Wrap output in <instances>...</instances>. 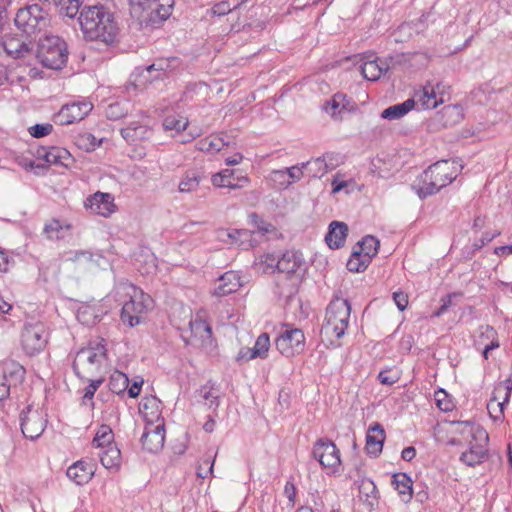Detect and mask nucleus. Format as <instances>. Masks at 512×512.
<instances>
[{
	"label": "nucleus",
	"instance_id": "393cba45",
	"mask_svg": "<svg viewBox=\"0 0 512 512\" xmlns=\"http://www.w3.org/2000/svg\"><path fill=\"white\" fill-rule=\"evenodd\" d=\"M303 264L302 254L296 250H287L277 261V270L288 275L296 273Z\"/></svg>",
	"mask_w": 512,
	"mask_h": 512
},
{
	"label": "nucleus",
	"instance_id": "e2e57ef3",
	"mask_svg": "<svg viewBox=\"0 0 512 512\" xmlns=\"http://www.w3.org/2000/svg\"><path fill=\"white\" fill-rule=\"evenodd\" d=\"M393 300L400 311H404L408 306V296L402 291L394 292Z\"/></svg>",
	"mask_w": 512,
	"mask_h": 512
},
{
	"label": "nucleus",
	"instance_id": "a19ab883",
	"mask_svg": "<svg viewBox=\"0 0 512 512\" xmlns=\"http://www.w3.org/2000/svg\"><path fill=\"white\" fill-rule=\"evenodd\" d=\"M371 262L368 260V258H365L363 254L357 252L355 249H353L352 254L347 261V269L350 272H363L367 269Z\"/></svg>",
	"mask_w": 512,
	"mask_h": 512
},
{
	"label": "nucleus",
	"instance_id": "3c124183",
	"mask_svg": "<svg viewBox=\"0 0 512 512\" xmlns=\"http://www.w3.org/2000/svg\"><path fill=\"white\" fill-rule=\"evenodd\" d=\"M126 113H127V111L118 102L109 104L107 106V108L105 109V115L110 120L121 119L122 117H124L126 115Z\"/></svg>",
	"mask_w": 512,
	"mask_h": 512
},
{
	"label": "nucleus",
	"instance_id": "20e7f679",
	"mask_svg": "<svg viewBox=\"0 0 512 512\" xmlns=\"http://www.w3.org/2000/svg\"><path fill=\"white\" fill-rule=\"evenodd\" d=\"M456 424L460 434L471 437L469 449L461 454L460 460L471 467L483 463L488 457L489 436L487 431L482 426L468 421L457 422Z\"/></svg>",
	"mask_w": 512,
	"mask_h": 512
},
{
	"label": "nucleus",
	"instance_id": "7c9ffc66",
	"mask_svg": "<svg viewBox=\"0 0 512 512\" xmlns=\"http://www.w3.org/2000/svg\"><path fill=\"white\" fill-rule=\"evenodd\" d=\"M392 485L398 491L401 500L405 503L412 498V480L405 473H397L392 477Z\"/></svg>",
	"mask_w": 512,
	"mask_h": 512
},
{
	"label": "nucleus",
	"instance_id": "bb28decb",
	"mask_svg": "<svg viewBox=\"0 0 512 512\" xmlns=\"http://www.w3.org/2000/svg\"><path fill=\"white\" fill-rule=\"evenodd\" d=\"M347 233L348 226L344 222L333 221L329 225L325 241L331 249H338L344 245Z\"/></svg>",
	"mask_w": 512,
	"mask_h": 512
},
{
	"label": "nucleus",
	"instance_id": "6ab92c4d",
	"mask_svg": "<svg viewBox=\"0 0 512 512\" xmlns=\"http://www.w3.org/2000/svg\"><path fill=\"white\" fill-rule=\"evenodd\" d=\"M113 201L111 194L96 192L86 200L85 206L89 207L93 213L107 217L114 212Z\"/></svg>",
	"mask_w": 512,
	"mask_h": 512
},
{
	"label": "nucleus",
	"instance_id": "0e129e2a",
	"mask_svg": "<svg viewBox=\"0 0 512 512\" xmlns=\"http://www.w3.org/2000/svg\"><path fill=\"white\" fill-rule=\"evenodd\" d=\"M254 351L253 347H243L240 349L236 356V361L239 363L246 362L252 359L257 358V356H252V352Z\"/></svg>",
	"mask_w": 512,
	"mask_h": 512
},
{
	"label": "nucleus",
	"instance_id": "052dcab7",
	"mask_svg": "<svg viewBox=\"0 0 512 512\" xmlns=\"http://www.w3.org/2000/svg\"><path fill=\"white\" fill-rule=\"evenodd\" d=\"M378 379L382 384L391 386L399 380V375L396 372L384 370L379 372Z\"/></svg>",
	"mask_w": 512,
	"mask_h": 512
},
{
	"label": "nucleus",
	"instance_id": "5fc2aeb1",
	"mask_svg": "<svg viewBox=\"0 0 512 512\" xmlns=\"http://www.w3.org/2000/svg\"><path fill=\"white\" fill-rule=\"evenodd\" d=\"M435 401L441 411L448 412L453 409V404L447 399V394L444 390H439L435 393Z\"/></svg>",
	"mask_w": 512,
	"mask_h": 512
},
{
	"label": "nucleus",
	"instance_id": "e433bc0d",
	"mask_svg": "<svg viewBox=\"0 0 512 512\" xmlns=\"http://www.w3.org/2000/svg\"><path fill=\"white\" fill-rule=\"evenodd\" d=\"M197 393L198 396L205 401L204 404L209 408H217L219 406V390L214 388L210 383L203 385Z\"/></svg>",
	"mask_w": 512,
	"mask_h": 512
},
{
	"label": "nucleus",
	"instance_id": "72a5a7b5",
	"mask_svg": "<svg viewBox=\"0 0 512 512\" xmlns=\"http://www.w3.org/2000/svg\"><path fill=\"white\" fill-rule=\"evenodd\" d=\"M379 245L380 242L376 237L372 235H367L357 243L354 249L357 252L363 254V256H365V258H368V260L371 262L372 258L376 256L378 252Z\"/></svg>",
	"mask_w": 512,
	"mask_h": 512
},
{
	"label": "nucleus",
	"instance_id": "774afa93",
	"mask_svg": "<svg viewBox=\"0 0 512 512\" xmlns=\"http://www.w3.org/2000/svg\"><path fill=\"white\" fill-rule=\"evenodd\" d=\"M500 235V231H497L495 233H490V232H485L481 238L478 240V242H476L474 245L476 248L480 249L482 248L484 245L488 244L489 242H491L495 237L499 236Z\"/></svg>",
	"mask_w": 512,
	"mask_h": 512
},
{
	"label": "nucleus",
	"instance_id": "8fccbe9b",
	"mask_svg": "<svg viewBox=\"0 0 512 512\" xmlns=\"http://www.w3.org/2000/svg\"><path fill=\"white\" fill-rule=\"evenodd\" d=\"M478 343L484 344L485 341L498 342L497 332L490 325H481L478 329Z\"/></svg>",
	"mask_w": 512,
	"mask_h": 512
},
{
	"label": "nucleus",
	"instance_id": "4d7b16f0",
	"mask_svg": "<svg viewBox=\"0 0 512 512\" xmlns=\"http://www.w3.org/2000/svg\"><path fill=\"white\" fill-rule=\"evenodd\" d=\"M53 126L49 123L35 124L29 128V133L35 138L44 137L52 132Z\"/></svg>",
	"mask_w": 512,
	"mask_h": 512
},
{
	"label": "nucleus",
	"instance_id": "f8f14e48",
	"mask_svg": "<svg viewBox=\"0 0 512 512\" xmlns=\"http://www.w3.org/2000/svg\"><path fill=\"white\" fill-rule=\"evenodd\" d=\"M276 349L286 357L300 354L305 348V336L301 329L287 327L275 341Z\"/></svg>",
	"mask_w": 512,
	"mask_h": 512
},
{
	"label": "nucleus",
	"instance_id": "f03ea898",
	"mask_svg": "<svg viewBox=\"0 0 512 512\" xmlns=\"http://www.w3.org/2000/svg\"><path fill=\"white\" fill-rule=\"evenodd\" d=\"M462 168L457 159L437 161L423 171L412 189L420 199H425L452 183Z\"/></svg>",
	"mask_w": 512,
	"mask_h": 512
},
{
	"label": "nucleus",
	"instance_id": "09e8293b",
	"mask_svg": "<svg viewBox=\"0 0 512 512\" xmlns=\"http://www.w3.org/2000/svg\"><path fill=\"white\" fill-rule=\"evenodd\" d=\"M303 169H304V167H302V164H301L300 166L299 165L292 166V167L286 168L285 170L274 171L273 175L281 176V177H285L286 175H288L289 178L292 179V181H287L286 184L289 185L292 182L298 181L303 177Z\"/></svg>",
	"mask_w": 512,
	"mask_h": 512
},
{
	"label": "nucleus",
	"instance_id": "39448f33",
	"mask_svg": "<svg viewBox=\"0 0 512 512\" xmlns=\"http://www.w3.org/2000/svg\"><path fill=\"white\" fill-rule=\"evenodd\" d=\"M14 22L20 31L32 38L47 30L51 23V17L42 6L32 4L19 9Z\"/></svg>",
	"mask_w": 512,
	"mask_h": 512
},
{
	"label": "nucleus",
	"instance_id": "f257e3e1",
	"mask_svg": "<svg viewBox=\"0 0 512 512\" xmlns=\"http://www.w3.org/2000/svg\"><path fill=\"white\" fill-rule=\"evenodd\" d=\"M78 22L84 39L111 45L116 41L119 27L114 14L103 5L84 6Z\"/></svg>",
	"mask_w": 512,
	"mask_h": 512
},
{
	"label": "nucleus",
	"instance_id": "aec40b11",
	"mask_svg": "<svg viewBox=\"0 0 512 512\" xmlns=\"http://www.w3.org/2000/svg\"><path fill=\"white\" fill-rule=\"evenodd\" d=\"M385 440V431L381 424L374 423L371 425L366 434V446L365 449L372 457H377L383 448Z\"/></svg>",
	"mask_w": 512,
	"mask_h": 512
},
{
	"label": "nucleus",
	"instance_id": "dca6fc26",
	"mask_svg": "<svg viewBox=\"0 0 512 512\" xmlns=\"http://www.w3.org/2000/svg\"><path fill=\"white\" fill-rule=\"evenodd\" d=\"M93 109L92 103L88 101L74 102L62 106L56 116L60 125H68L82 120Z\"/></svg>",
	"mask_w": 512,
	"mask_h": 512
},
{
	"label": "nucleus",
	"instance_id": "864d4df0",
	"mask_svg": "<svg viewBox=\"0 0 512 512\" xmlns=\"http://www.w3.org/2000/svg\"><path fill=\"white\" fill-rule=\"evenodd\" d=\"M62 226L60 225V222L56 219L51 220L50 222L46 223L44 226V233L48 239H59L61 236L59 235V232L61 231Z\"/></svg>",
	"mask_w": 512,
	"mask_h": 512
},
{
	"label": "nucleus",
	"instance_id": "bf43d9fd",
	"mask_svg": "<svg viewBox=\"0 0 512 512\" xmlns=\"http://www.w3.org/2000/svg\"><path fill=\"white\" fill-rule=\"evenodd\" d=\"M214 459L207 458L200 463L197 467V476L199 478H206L213 473Z\"/></svg>",
	"mask_w": 512,
	"mask_h": 512
},
{
	"label": "nucleus",
	"instance_id": "5701e85b",
	"mask_svg": "<svg viewBox=\"0 0 512 512\" xmlns=\"http://www.w3.org/2000/svg\"><path fill=\"white\" fill-rule=\"evenodd\" d=\"M212 183L216 187L239 189L247 185L248 178L245 176L235 177L234 170L225 169L212 176Z\"/></svg>",
	"mask_w": 512,
	"mask_h": 512
},
{
	"label": "nucleus",
	"instance_id": "ddd939ff",
	"mask_svg": "<svg viewBox=\"0 0 512 512\" xmlns=\"http://www.w3.org/2000/svg\"><path fill=\"white\" fill-rule=\"evenodd\" d=\"M47 424V419L42 411L32 409L30 406L20 414L21 431L25 438L35 440L39 438Z\"/></svg>",
	"mask_w": 512,
	"mask_h": 512
},
{
	"label": "nucleus",
	"instance_id": "a211bd4d",
	"mask_svg": "<svg viewBox=\"0 0 512 512\" xmlns=\"http://www.w3.org/2000/svg\"><path fill=\"white\" fill-rule=\"evenodd\" d=\"M140 441L143 449L149 453H157L161 451L165 442L164 425L149 424L145 427Z\"/></svg>",
	"mask_w": 512,
	"mask_h": 512
},
{
	"label": "nucleus",
	"instance_id": "9b49d317",
	"mask_svg": "<svg viewBox=\"0 0 512 512\" xmlns=\"http://www.w3.org/2000/svg\"><path fill=\"white\" fill-rule=\"evenodd\" d=\"M48 333L42 322L26 323L21 331V346L24 352L33 356L46 346Z\"/></svg>",
	"mask_w": 512,
	"mask_h": 512
},
{
	"label": "nucleus",
	"instance_id": "49530a36",
	"mask_svg": "<svg viewBox=\"0 0 512 512\" xmlns=\"http://www.w3.org/2000/svg\"><path fill=\"white\" fill-rule=\"evenodd\" d=\"M237 236H240L239 247L243 250H249L258 245V241L255 239L256 231H250L248 229L235 230Z\"/></svg>",
	"mask_w": 512,
	"mask_h": 512
},
{
	"label": "nucleus",
	"instance_id": "ea45409f",
	"mask_svg": "<svg viewBox=\"0 0 512 512\" xmlns=\"http://www.w3.org/2000/svg\"><path fill=\"white\" fill-rule=\"evenodd\" d=\"M181 61L177 57H170V58H162L156 60L153 64L147 67V71L150 72L152 70L155 71H173L180 67Z\"/></svg>",
	"mask_w": 512,
	"mask_h": 512
},
{
	"label": "nucleus",
	"instance_id": "13d9d810",
	"mask_svg": "<svg viewBox=\"0 0 512 512\" xmlns=\"http://www.w3.org/2000/svg\"><path fill=\"white\" fill-rule=\"evenodd\" d=\"M61 154H68V151L65 149L59 150L57 148H51L49 151H45L43 157L46 162L50 164H59L61 163Z\"/></svg>",
	"mask_w": 512,
	"mask_h": 512
},
{
	"label": "nucleus",
	"instance_id": "b1692460",
	"mask_svg": "<svg viewBox=\"0 0 512 512\" xmlns=\"http://www.w3.org/2000/svg\"><path fill=\"white\" fill-rule=\"evenodd\" d=\"M241 287L240 276L235 271H228L218 279L214 295L224 297L236 292Z\"/></svg>",
	"mask_w": 512,
	"mask_h": 512
},
{
	"label": "nucleus",
	"instance_id": "6e6552de",
	"mask_svg": "<svg viewBox=\"0 0 512 512\" xmlns=\"http://www.w3.org/2000/svg\"><path fill=\"white\" fill-rule=\"evenodd\" d=\"M121 287L130 297L123 304L121 319L124 323H128L130 327H133L140 323V316L152 307L153 301L148 294H145L131 283H123Z\"/></svg>",
	"mask_w": 512,
	"mask_h": 512
},
{
	"label": "nucleus",
	"instance_id": "c9c22d12",
	"mask_svg": "<svg viewBox=\"0 0 512 512\" xmlns=\"http://www.w3.org/2000/svg\"><path fill=\"white\" fill-rule=\"evenodd\" d=\"M346 99V95L337 93L332 99L326 102L324 110L331 115L335 120H342V112L345 109L343 102Z\"/></svg>",
	"mask_w": 512,
	"mask_h": 512
},
{
	"label": "nucleus",
	"instance_id": "79ce46f5",
	"mask_svg": "<svg viewBox=\"0 0 512 512\" xmlns=\"http://www.w3.org/2000/svg\"><path fill=\"white\" fill-rule=\"evenodd\" d=\"M359 492L365 497L368 505L373 506L378 499V490L375 483L370 479L362 480L359 486Z\"/></svg>",
	"mask_w": 512,
	"mask_h": 512
},
{
	"label": "nucleus",
	"instance_id": "c03bdc74",
	"mask_svg": "<svg viewBox=\"0 0 512 512\" xmlns=\"http://www.w3.org/2000/svg\"><path fill=\"white\" fill-rule=\"evenodd\" d=\"M82 381L88 382V385L83 389L84 394L82 397V403L87 404L92 402L93 397L97 389L104 382L103 376L91 377V379H81Z\"/></svg>",
	"mask_w": 512,
	"mask_h": 512
},
{
	"label": "nucleus",
	"instance_id": "2f4dec72",
	"mask_svg": "<svg viewBox=\"0 0 512 512\" xmlns=\"http://www.w3.org/2000/svg\"><path fill=\"white\" fill-rule=\"evenodd\" d=\"M102 449V452L99 454L101 464L106 469L118 470L122 461L120 449L115 444Z\"/></svg>",
	"mask_w": 512,
	"mask_h": 512
},
{
	"label": "nucleus",
	"instance_id": "69168bd1",
	"mask_svg": "<svg viewBox=\"0 0 512 512\" xmlns=\"http://www.w3.org/2000/svg\"><path fill=\"white\" fill-rule=\"evenodd\" d=\"M94 254L89 251H77L74 256L69 258L73 262H92Z\"/></svg>",
	"mask_w": 512,
	"mask_h": 512
},
{
	"label": "nucleus",
	"instance_id": "473e14b6",
	"mask_svg": "<svg viewBox=\"0 0 512 512\" xmlns=\"http://www.w3.org/2000/svg\"><path fill=\"white\" fill-rule=\"evenodd\" d=\"M415 106L414 99H407L403 103L395 104L384 109L381 113L383 119L396 120L402 118Z\"/></svg>",
	"mask_w": 512,
	"mask_h": 512
},
{
	"label": "nucleus",
	"instance_id": "de8ad7c7",
	"mask_svg": "<svg viewBox=\"0 0 512 512\" xmlns=\"http://www.w3.org/2000/svg\"><path fill=\"white\" fill-rule=\"evenodd\" d=\"M188 126V120L181 116H167L163 121L165 130H175L177 132L183 131Z\"/></svg>",
	"mask_w": 512,
	"mask_h": 512
},
{
	"label": "nucleus",
	"instance_id": "2eb2a0df",
	"mask_svg": "<svg viewBox=\"0 0 512 512\" xmlns=\"http://www.w3.org/2000/svg\"><path fill=\"white\" fill-rule=\"evenodd\" d=\"M312 453L323 467L336 468L341 463L339 449L328 439L317 440Z\"/></svg>",
	"mask_w": 512,
	"mask_h": 512
},
{
	"label": "nucleus",
	"instance_id": "603ef678",
	"mask_svg": "<svg viewBox=\"0 0 512 512\" xmlns=\"http://www.w3.org/2000/svg\"><path fill=\"white\" fill-rule=\"evenodd\" d=\"M77 143L80 147H83L89 151L94 150L97 146H99L101 141H97V139L91 133H84L79 135Z\"/></svg>",
	"mask_w": 512,
	"mask_h": 512
},
{
	"label": "nucleus",
	"instance_id": "1a4fd4ad",
	"mask_svg": "<svg viewBox=\"0 0 512 512\" xmlns=\"http://www.w3.org/2000/svg\"><path fill=\"white\" fill-rule=\"evenodd\" d=\"M36 56L44 67L61 69L68 58L67 45L60 37L47 35L40 40Z\"/></svg>",
	"mask_w": 512,
	"mask_h": 512
},
{
	"label": "nucleus",
	"instance_id": "f3484780",
	"mask_svg": "<svg viewBox=\"0 0 512 512\" xmlns=\"http://www.w3.org/2000/svg\"><path fill=\"white\" fill-rule=\"evenodd\" d=\"M444 86L441 83L436 85L427 84L415 92L414 99L415 105L418 104L422 109H433L439 104L443 103Z\"/></svg>",
	"mask_w": 512,
	"mask_h": 512
},
{
	"label": "nucleus",
	"instance_id": "c85d7f7f",
	"mask_svg": "<svg viewBox=\"0 0 512 512\" xmlns=\"http://www.w3.org/2000/svg\"><path fill=\"white\" fill-rule=\"evenodd\" d=\"M24 367L15 361L7 362L3 369V381L11 387H16L22 383L25 377Z\"/></svg>",
	"mask_w": 512,
	"mask_h": 512
},
{
	"label": "nucleus",
	"instance_id": "423d86ee",
	"mask_svg": "<svg viewBox=\"0 0 512 512\" xmlns=\"http://www.w3.org/2000/svg\"><path fill=\"white\" fill-rule=\"evenodd\" d=\"M351 305L348 300L336 297L326 309L322 333L328 337L341 338L348 328Z\"/></svg>",
	"mask_w": 512,
	"mask_h": 512
},
{
	"label": "nucleus",
	"instance_id": "338daca9",
	"mask_svg": "<svg viewBox=\"0 0 512 512\" xmlns=\"http://www.w3.org/2000/svg\"><path fill=\"white\" fill-rule=\"evenodd\" d=\"M452 294H449V295H446L445 297H443L441 299V306L433 313V316L435 317H440L441 315H443L447 309L451 306L452 304Z\"/></svg>",
	"mask_w": 512,
	"mask_h": 512
},
{
	"label": "nucleus",
	"instance_id": "7ed1b4c3",
	"mask_svg": "<svg viewBox=\"0 0 512 512\" xmlns=\"http://www.w3.org/2000/svg\"><path fill=\"white\" fill-rule=\"evenodd\" d=\"M107 361V349L103 340L80 349L73 361V370L79 379L103 376Z\"/></svg>",
	"mask_w": 512,
	"mask_h": 512
},
{
	"label": "nucleus",
	"instance_id": "412c9836",
	"mask_svg": "<svg viewBox=\"0 0 512 512\" xmlns=\"http://www.w3.org/2000/svg\"><path fill=\"white\" fill-rule=\"evenodd\" d=\"M67 477L77 485H83L94 475V465L87 461H77L67 469Z\"/></svg>",
	"mask_w": 512,
	"mask_h": 512
},
{
	"label": "nucleus",
	"instance_id": "37998d69",
	"mask_svg": "<svg viewBox=\"0 0 512 512\" xmlns=\"http://www.w3.org/2000/svg\"><path fill=\"white\" fill-rule=\"evenodd\" d=\"M302 167L311 173L313 177H322L328 171L326 160L321 157L303 162Z\"/></svg>",
	"mask_w": 512,
	"mask_h": 512
},
{
	"label": "nucleus",
	"instance_id": "4c0bfd02",
	"mask_svg": "<svg viewBox=\"0 0 512 512\" xmlns=\"http://www.w3.org/2000/svg\"><path fill=\"white\" fill-rule=\"evenodd\" d=\"M108 385L111 392L120 395L129 387V378L125 373L115 371L111 374Z\"/></svg>",
	"mask_w": 512,
	"mask_h": 512
},
{
	"label": "nucleus",
	"instance_id": "a878e982",
	"mask_svg": "<svg viewBox=\"0 0 512 512\" xmlns=\"http://www.w3.org/2000/svg\"><path fill=\"white\" fill-rule=\"evenodd\" d=\"M512 393V372L509 377L504 381L500 382L493 391V396L487 404V409L491 411V408L496 405L500 407V412H502V407L509 402L510 396Z\"/></svg>",
	"mask_w": 512,
	"mask_h": 512
},
{
	"label": "nucleus",
	"instance_id": "a18cd8bd",
	"mask_svg": "<svg viewBox=\"0 0 512 512\" xmlns=\"http://www.w3.org/2000/svg\"><path fill=\"white\" fill-rule=\"evenodd\" d=\"M270 348V337L267 333H262L256 339V342L253 346L254 351L252 352V356H257V358H266L268 356V351Z\"/></svg>",
	"mask_w": 512,
	"mask_h": 512
},
{
	"label": "nucleus",
	"instance_id": "f704fd0d",
	"mask_svg": "<svg viewBox=\"0 0 512 512\" xmlns=\"http://www.w3.org/2000/svg\"><path fill=\"white\" fill-rule=\"evenodd\" d=\"M202 176L198 171L189 170L185 172L178 185V190L181 193H190L196 191L200 185Z\"/></svg>",
	"mask_w": 512,
	"mask_h": 512
},
{
	"label": "nucleus",
	"instance_id": "4be33fe9",
	"mask_svg": "<svg viewBox=\"0 0 512 512\" xmlns=\"http://www.w3.org/2000/svg\"><path fill=\"white\" fill-rule=\"evenodd\" d=\"M121 136L130 144H136L148 139L152 132L147 124L130 122L120 130Z\"/></svg>",
	"mask_w": 512,
	"mask_h": 512
},
{
	"label": "nucleus",
	"instance_id": "cd10ccee",
	"mask_svg": "<svg viewBox=\"0 0 512 512\" xmlns=\"http://www.w3.org/2000/svg\"><path fill=\"white\" fill-rule=\"evenodd\" d=\"M3 46L5 52L15 59L24 58L26 55L30 54L33 49L31 41L26 42L17 37L5 39Z\"/></svg>",
	"mask_w": 512,
	"mask_h": 512
},
{
	"label": "nucleus",
	"instance_id": "680f3d73",
	"mask_svg": "<svg viewBox=\"0 0 512 512\" xmlns=\"http://www.w3.org/2000/svg\"><path fill=\"white\" fill-rule=\"evenodd\" d=\"M406 61V56L404 54H396L393 56H389L385 60H383L385 66H388V70L394 69L397 66L402 65Z\"/></svg>",
	"mask_w": 512,
	"mask_h": 512
},
{
	"label": "nucleus",
	"instance_id": "c756f323",
	"mask_svg": "<svg viewBox=\"0 0 512 512\" xmlns=\"http://www.w3.org/2000/svg\"><path fill=\"white\" fill-rule=\"evenodd\" d=\"M363 77L369 81L378 80L383 74L388 71V66H385L383 60L371 59L363 62L360 66Z\"/></svg>",
	"mask_w": 512,
	"mask_h": 512
},
{
	"label": "nucleus",
	"instance_id": "9d476101",
	"mask_svg": "<svg viewBox=\"0 0 512 512\" xmlns=\"http://www.w3.org/2000/svg\"><path fill=\"white\" fill-rule=\"evenodd\" d=\"M185 333H189L188 336H182L186 344L196 345L207 353H213L216 350L211 326L198 315L189 320Z\"/></svg>",
	"mask_w": 512,
	"mask_h": 512
},
{
	"label": "nucleus",
	"instance_id": "6e6d98bb",
	"mask_svg": "<svg viewBox=\"0 0 512 512\" xmlns=\"http://www.w3.org/2000/svg\"><path fill=\"white\" fill-rule=\"evenodd\" d=\"M250 219H251L252 224L257 228V232L256 233H260L262 236H264L266 233H268L271 230V228H272L271 224L265 222L256 213H252L250 215Z\"/></svg>",
	"mask_w": 512,
	"mask_h": 512
},
{
	"label": "nucleus",
	"instance_id": "58836bf2",
	"mask_svg": "<svg viewBox=\"0 0 512 512\" xmlns=\"http://www.w3.org/2000/svg\"><path fill=\"white\" fill-rule=\"evenodd\" d=\"M114 433L108 425H101L93 439V444L100 448L113 445Z\"/></svg>",
	"mask_w": 512,
	"mask_h": 512
},
{
	"label": "nucleus",
	"instance_id": "0eeeda50",
	"mask_svg": "<svg viewBox=\"0 0 512 512\" xmlns=\"http://www.w3.org/2000/svg\"><path fill=\"white\" fill-rule=\"evenodd\" d=\"M133 12L138 19L152 27L159 26L170 17L174 0H130Z\"/></svg>",
	"mask_w": 512,
	"mask_h": 512
},
{
	"label": "nucleus",
	"instance_id": "4468645a",
	"mask_svg": "<svg viewBox=\"0 0 512 512\" xmlns=\"http://www.w3.org/2000/svg\"><path fill=\"white\" fill-rule=\"evenodd\" d=\"M464 117L463 108L458 104L444 106L429 121L428 127L431 131H439L444 128L453 127Z\"/></svg>",
	"mask_w": 512,
	"mask_h": 512
}]
</instances>
